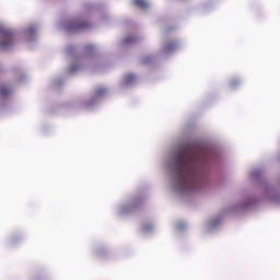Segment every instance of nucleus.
<instances>
[{
    "label": "nucleus",
    "mask_w": 280,
    "mask_h": 280,
    "mask_svg": "<svg viewBox=\"0 0 280 280\" xmlns=\"http://www.w3.org/2000/svg\"><path fill=\"white\" fill-rule=\"evenodd\" d=\"M93 49H94L93 45H88V46L85 47L86 54H91V51H93Z\"/></svg>",
    "instance_id": "nucleus-14"
},
{
    "label": "nucleus",
    "mask_w": 280,
    "mask_h": 280,
    "mask_svg": "<svg viewBox=\"0 0 280 280\" xmlns=\"http://www.w3.org/2000/svg\"><path fill=\"white\" fill-rule=\"evenodd\" d=\"M78 71V66H72L70 68V73H75Z\"/></svg>",
    "instance_id": "nucleus-16"
},
{
    "label": "nucleus",
    "mask_w": 280,
    "mask_h": 280,
    "mask_svg": "<svg viewBox=\"0 0 280 280\" xmlns=\"http://www.w3.org/2000/svg\"><path fill=\"white\" fill-rule=\"evenodd\" d=\"M143 233H150V231H152V224H145L142 228Z\"/></svg>",
    "instance_id": "nucleus-13"
},
{
    "label": "nucleus",
    "mask_w": 280,
    "mask_h": 280,
    "mask_svg": "<svg viewBox=\"0 0 280 280\" xmlns=\"http://www.w3.org/2000/svg\"><path fill=\"white\" fill-rule=\"evenodd\" d=\"M237 84H240V81H232L230 83V86H231V89H235V86H237Z\"/></svg>",
    "instance_id": "nucleus-15"
},
{
    "label": "nucleus",
    "mask_w": 280,
    "mask_h": 280,
    "mask_svg": "<svg viewBox=\"0 0 280 280\" xmlns=\"http://www.w3.org/2000/svg\"><path fill=\"white\" fill-rule=\"evenodd\" d=\"M245 207H250V203L245 205Z\"/></svg>",
    "instance_id": "nucleus-20"
},
{
    "label": "nucleus",
    "mask_w": 280,
    "mask_h": 280,
    "mask_svg": "<svg viewBox=\"0 0 280 280\" xmlns=\"http://www.w3.org/2000/svg\"><path fill=\"white\" fill-rule=\"evenodd\" d=\"M8 93H10V89L5 88V86H0V95L3 97L5 95H8Z\"/></svg>",
    "instance_id": "nucleus-10"
},
{
    "label": "nucleus",
    "mask_w": 280,
    "mask_h": 280,
    "mask_svg": "<svg viewBox=\"0 0 280 280\" xmlns=\"http://www.w3.org/2000/svg\"><path fill=\"white\" fill-rule=\"evenodd\" d=\"M133 3L138 7L141 8L142 10H145L150 7V3L145 0H133Z\"/></svg>",
    "instance_id": "nucleus-5"
},
{
    "label": "nucleus",
    "mask_w": 280,
    "mask_h": 280,
    "mask_svg": "<svg viewBox=\"0 0 280 280\" xmlns=\"http://www.w3.org/2000/svg\"><path fill=\"white\" fill-rule=\"evenodd\" d=\"M213 159H215V149L212 147L199 151L185 147L175 148L165 162L171 172L173 189L177 194H194L203 189L209 176V165Z\"/></svg>",
    "instance_id": "nucleus-1"
},
{
    "label": "nucleus",
    "mask_w": 280,
    "mask_h": 280,
    "mask_svg": "<svg viewBox=\"0 0 280 280\" xmlns=\"http://www.w3.org/2000/svg\"><path fill=\"white\" fill-rule=\"evenodd\" d=\"M14 43H16L14 31L0 25V49H10Z\"/></svg>",
    "instance_id": "nucleus-2"
},
{
    "label": "nucleus",
    "mask_w": 280,
    "mask_h": 280,
    "mask_svg": "<svg viewBox=\"0 0 280 280\" xmlns=\"http://www.w3.org/2000/svg\"><path fill=\"white\" fill-rule=\"evenodd\" d=\"M218 224H220V220H212V221H209L208 226L210 229H214V226H218Z\"/></svg>",
    "instance_id": "nucleus-12"
},
{
    "label": "nucleus",
    "mask_w": 280,
    "mask_h": 280,
    "mask_svg": "<svg viewBox=\"0 0 280 280\" xmlns=\"http://www.w3.org/2000/svg\"><path fill=\"white\" fill-rule=\"evenodd\" d=\"M128 211H130V210H126L125 208L120 209V213H128Z\"/></svg>",
    "instance_id": "nucleus-18"
},
{
    "label": "nucleus",
    "mask_w": 280,
    "mask_h": 280,
    "mask_svg": "<svg viewBox=\"0 0 280 280\" xmlns=\"http://www.w3.org/2000/svg\"><path fill=\"white\" fill-rule=\"evenodd\" d=\"M272 194H275V190H272V188L265 189V196H267V198H270V200H273Z\"/></svg>",
    "instance_id": "nucleus-9"
},
{
    "label": "nucleus",
    "mask_w": 280,
    "mask_h": 280,
    "mask_svg": "<svg viewBox=\"0 0 280 280\" xmlns=\"http://www.w3.org/2000/svg\"><path fill=\"white\" fill-rule=\"evenodd\" d=\"M177 229H178V230L183 229V224H178V225H177Z\"/></svg>",
    "instance_id": "nucleus-19"
},
{
    "label": "nucleus",
    "mask_w": 280,
    "mask_h": 280,
    "mask_svg": "<svg viewBox=\"0 0 280 280\" xmlns=\"http://www.w3.org/2000/svg\"><path fill=\"white\" fill-rule=\"evenodd\" d=\"M135 82H137V77H135V74H127L122 83V86H132Z\"/></svg>",
    "instance_id": "nucleus-4"
},
{
    "label": "nucleus",
    "mask_w": 280,
    "mask_h": 280,
    "mask_svg": "<svg viewBox=\"0 0 280 280\" xmlns=\"http://www.w3.org/2000/svg\"><path fill=\"white\" fill-rule=\"evenodd\" d=\"M26 36H28V40H34V36H36V26H30L26 31Z\"/></svg>",
    "instance_id": "nucleus-6"
},
{
    "label": "nucleus",
    "mask_w": 280,
    "mask_h": 280,
    "mask_svg": "<svg viewBox=\"0 0 280 280\" xmlns=\"http://www.w3.org/2000/svg\"><path fill=\"white\" fill-rule=\"evenodd\" d=\"M86 27H89V24L81 22L80 20L63 23L66 32H80L82 30H86Z\"/></svg>",
    "instance_id": "nucleus-3"
},
{
    "label": "nucleus",
    "mask_w": 280,
    "mask_h": 280,
    "mask_svg": "<svg viewBox=\"0 0 280 280\" xmlns=\"http://www.w3.org/2000/svg\"><path fill=\"white\" fill-rule=\"evenodd\" d=\"M176 44H168L165 48H164V52L165 54H172V51H174V49H176Z\"/></svg>",
    "instance_id": "nucleus-7"
},
{
    "label": "nucleus",
    "mask_w": 280,
    "mask_h": 280,
    "mask_svg": "<svg viewBox=\"0 0 280 280\" xmlns=\"http://www.w3.org/2000/svg\"><path fill=\"white\" fill-rule=\"evenodd\" d=\"M252 176H253L254 178H257V176H259V171H254V172H252Z\"/></svg>",
    "instance_id": "nucleus-17"
},
{
    "label": "nucleus",
    "mask_w": 280,
    "mask_h": 280,
    "mask_svg": "<svg viewBox=\"0 0 280 280\" xmlns=\"http://www.w3.org/2000/svg\"><path fill=\"white\" fill-rule=\"evenodd\" d=\"M104 93H106V90H105V88H98L97 90H96V97H102V95H104Z\"/></svg>",
    "instance_id": "nucleus-11"
},
{
    "label": "nucleus",
    "mask_w": 280,
    "mask_h": 280,
    "mask_svg": "<svg viewBox=\"0 0 280 280\" xmlns=\"http://www.w3.org/2000/svg\"><path fill=\"white\" fill-rule=\"evenodd\" d=\"M132 43H137V37L135 36L126 37L125 45H132Z\"/></svg>",
    "instance_id": "nucleus-8"
}]
</instances>
